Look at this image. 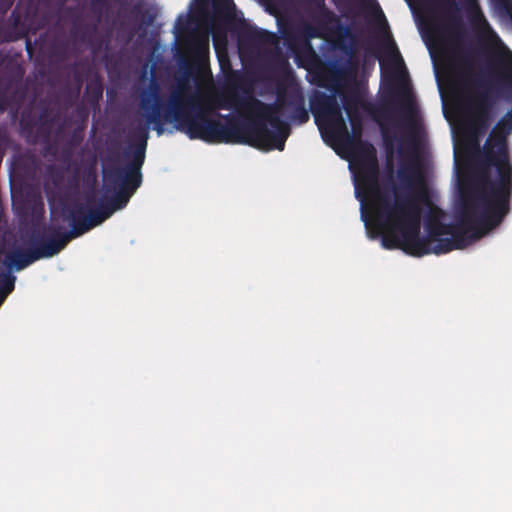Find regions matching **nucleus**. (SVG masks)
Segmentation results:
<instances>
[{
    "label": "nucleus",
    "instance_id": "obj_9",
    "mask_svg": "<svg viewBox=\"0 0 512 512\" xmlns=\"http://www.w3.org/2000/svg\"><path fill=\"white\" fill-rule=\"evenodd\" d=\"M310 111L321 132L346 133L342 108L334 94L315 90L310 97Z\"/></svg>",
    "mask_w": 512,
    "mask_h": 512
},
{
    "label": "nucleus",
    "instance_id": "obj_6",
    "mask_svg": "<svg viewBox=\"0 0 512 512\" xmlns=\"http://www.w3.org/2000/svg\"><path fill=\"white\" fill-rule=\"evenodd\" d=\"M512 132V112L508 111L492 129L477 156L475 177L508 200L512 196V163L507 136Z\"/></svg>",
    "mask_w": 512,
    "mask_h": 512
},
{
    "label": "nucleus",
    "instance_id": "obj_7",
    "mask_svg": "<svg viewBox=\"0 0 512 512\" xmlns=\"http://www.w3.org/2000/svg\"><path fill=\"white\" fill-rule=\"evenodd\" d=\"M316 15L314 21L317 25L304 22L296 28L292 23L279 22V32L287 47L296 55H315L314 48L311 44L312 39L325 38L328 33H333L330 27L332 24L337 25L339 31L348 33V28L340 24L336 14L326 7L324 0H315Z\"/></svg>",
    "mask_w": 512,
    "mask_h": 512
},
{
    "label": "nucleus",
    "instance_id": "obj_12",
    "mask_svg": "<svg viewBox=\"0 0 512 512\" xmlns=\"http://www.w3.org/2000/svg\"><path fill=\"white\" fill-rule=\"evenodd\" d=\"M237 32L241 39L252 43L271 46L279 44V37L276 33L253 26L247 23L245 19L240 20Z\"/></svg>",
    "mask_w": 512,
    "mask_h": 512
},
{
    "label": "nucleus",
    "instance_id": "obj_14",
    "mask_svg": "<svg viewBox=\"0 0 512 512\" xmlns=\"http://www.w3.org/2000/svg\"><path fill=\"white\" fill-rule=\"evenodd\" d=\"M343 108L347 116L359 115L360 96L356 92L346 93L342 97Z\"/></svg>",
    "mask_w": 512,
    "mask_h": 512
},
{
    "label": "nucleus",
    "instance_id": "obj_11",
    "mask_svg": "<svg viewBox=\"0 0 512 512\" xmlns=\"http://www.w3.org/2000/svg\"><path fill=\"white\" fill-rule=\"evenodd\" d=\"M160 9L157 5L145 0H130V41L137 32L146 33L154 26Z\"/></svg>",
    "mask_w": 512,
    "mask_h": 512
},
{
    "label": "nucleus",
    "instance_id": "obj_26",
    "mask_svg": "<svg viewBox=\"0 0 512 512\" xmlns=\"http://www.w3.org/2000/svg\"><path fill=\"white\" fill-rule=\"evenodd\" d=\"M341 48L346 52V53H349V54H352L353 53V49L352 48H349L346 47V46H341Z\"/></svg>",
    "mask_w": 512,
    "mask_h": 512
},
{
    "label": "nucleus",
    "instance_id": "obj_13",
    "mask_svg": "<svg viewBox=\"0 0 512 512\" xmlns=\"http://www.w3.org/2000/svg\"><path fill=\"white\" fill-rule=\"evenodd\" d=\"M402 96L403 101L400 112L403 126L408 131L409 139L414 142L419 129L418 110L408 91H403Z\"/></svg>",
    "mask_w": 512,
    "mask_h": 512
},
{
    "label": "nucleus",
    "instance_id": "obj_25",
    "mask_svg": "<svg viewBox=\"0 0 512 512\" xmlns=\"http://www.w3.org/2000/svg\"><path fill=\"white\" fill-rule=\"evenodd\" d=\"M451 19L454 24H456L457 26H460V18L458 15L453 16Z\"/></svg>",
    "mask_w": 512,
    "mask_h": 512
},
{
    "label": "nucleus",
    "instance_id": "obj_29",
    "mask_svg": "<svg viewBox=\"0 0 512 512\" xmlns=\"http://www.w3.org/2000/svg\"><path fill=\"white\" fill-rule=\"evenodd\" d=\"M385 142H388V135L386 133L383 134Z\"/></svg>",
    "mask_w": 512,
    "mask_h": 512
},
{
    "label": "nucleus",
    "instance_id": "obj_22",
    "mask_svg": "<svg viewBox=\"0 0 512 512\" xmlns=\"http://www.w3.org/2000/svg\"><path fill=\"white\" fill-rule=\"evenodd\" d=\"M209 49L208 47V43L205 41V42H198L196 44V50L199 54H202V53H205L207 52Z\"/></svg>",
    "mask_w": 512,
    "mask_h": 512
},
{
    "label": "nucleus",
    "instance_id": "obj_20",
    "mask_svg": "<svg viewBox=\"0 0 512 512\" xmlns=\"http://www.w3.org/2000/svg\"><path fill=\"white\" fill-rule=\"evenodd\" d=\"M187 28V19L184 15H179L175 21V25L172 32H182Z\"/></svg>",
    "mask_w": 512,
    "mask_h": 512
},
{
    "label": "nucleus",
    "instance_id": "obj_30",
    "mask_svg": "<svg viewBox=\"0 0 512 512\" xmlns=\"http://www.w3.org/2000/svg\"><path fill=\"white\" fill-rule=\"evenodd\" d=\"M476 83H477V85H479V86H482V85H483L482 81H480L479 79H477V80H476Z\"/></svg>",
    "mask_w": 512,
    "mask_h": 512
},
{
    "label": "nucleus",
    "instance_id": "obj_3",
    "mask_svg": "<svg viewBox=\"0 0 512 512\" xmlns=\"http://www.w3.org/2000/svg\"><path fill=\"white\" fill-rule=\"evenodd\" d=\"M398 175L401 181L407 182L415 192L406 196L396 194L392 202L389 194L382 191L380 183L376 188H363L359 197H356L361 203V218L368 228L371 223L367 212L369 204L374 214L375 225L383 231L382 246L389 250L400 249L414 257H422L426 251L418 250L421 244L418 233L421 228L422 212L418 201L426 197L424 178L416 164L400 168Z\"/></svg>",
    "mask_w": 512,
    "mask_h": 512
},
{
    "label": "nucleus",
    "instance_id": "obj_21",
    "mask_svg": "<svg viewBox=\"0 0 512 512\" xmlns=\"http://www.w3.org/2000/svg\"><path fill=\"white\" fill-rule=\"evenodd\" d=\"M213 38H214L215 49L217 51H218V45H219L220 41H222L224 45L226 44V35H225V33L223 31L215 32L213 34Z\"/></svg>",
    "mask_w": 512,
    "mask_h": 512
},
{
    "label": "nucleus",
    "instance_id": "obj_18",
    "mask_svg": "<svg viewBox=\"0 0 512 512\" xmlns=\"http://www.w3.org/2000/svg\"><path fill=\"white\" fill-rule=\"evenodd\" d=\"M213 9L217 14H223L231 19L234 16L235 5L232 0H213Z\"/></svg>",
    "mask_w": 512,
    "mask_h": 512
},
{
    "label": "nucleus",
    "instance_id": "obj_28",
    "mask_svg": "<svg viewBox=\"0 0 512 512\" xmlns=\"http://www.w3.org/2000/svg\"><path fill=\"white\" fill-rule=\"evenodd\" d=\"M450 5H451L452 7H454V8H456V9H457V5H456V3H455V1H454V0H451V1H450Z\"/></svg>",
    "mask_w": 512,
    "mask_h": 512
},
{
    "label": "nucleus",
    "instance_id": "obj_17",
    "mask_svg": "<svg viewBox=\"0 0 512 512\" xmlns=\"http://www.w3.org/2000/svg\"><path fill=\"white\" fill-rule=\"evenodd\" d=\"M93 8L102 13L119 12L121 3L119 0H92Z\"/></svg>",
    "mask_w": 512,
    "mask_h": 512
},
{
    "label": "nucleus",
    "instance_id": "obj_16",
    "mask_svg": "<svg viewBox=\"0 0 512 512\" xmlns=\"http://www.w3.org/2000/svg\"><path fill=\"white\" fill-rule=\"evenodd\" d=\"M15 276L10 272L0 273V305L3 303L6 296L14 289Z\"/></svg>",
    "mask_w": 512,
    "mask_h": 512
},
{
    "label": "nucleus",
    "instance_id": "obj_10",
    "mask_svg": "<svg viewBox=\"0 0 512 512\" xmlns=\"http://www.w3.org/2000/svg\"><path fill=\"white\" fill-rule=\"evenodd\" d=\"M148 131L130 124V198L142 183L141 168L145 161Z\"/></svg>",
    "mask_w": 512,
    "mask_h": 512
},
{
    "label": "nucleus",
    "instance_id": "obj_27",
    "mask_svg": "<svg viewBox=\"0 0 512 512\" xmlns=\"http://www.w3.org/2000/svg\"><path fill=\"white\" fill-rule=\"evenodd\" d=\"M376 9L379 11V13L381 14V16L384 18V15L380 9V6L378 4H376Z\"/></svg>",
    "mask_w": 512,
    "mask_h": 512
},
{
    "label": "nucleus",
    "instance_id": "obj_5",
    "mask_svg": "<svg viewBox=\"0 0 512 512\" xmlns=\"http://www.w3.org/2000/svg\"><path fill=\"white\" fill-rule=\"evenodd\" d=\"M246 107L255 116L251 119L252 147L264 151H283L285 148L290 127L280 118V114H286L297 125L305 124L310 119L303 91L297 86L289 89L279 86L274 103L251 98Z\"/></svg>",
    "mask_w": 512,
    "mask_h": 512
},
{
    "label": "nucleus",
    "instance_id": "obj_4",
    "mask_svg": "<svg viewBox=\"0 0 512 512\" xmlns=\"http://www.w3.org/2000/svg\"><path fill=\"white\" fill-rule=\"evenodd\" d=\"M103 180L105 186L112 187L116 197L109 205L101 206L96 210L88 206L80 207L75 212L67 213L63 210V216L74 225L73 230L58 240L49 241L38 249L23 251L20 246L14 244L9 251L0 247V261L9 269L22 270L36 260L49 258L59 253L65 245L73 238H76L93 227L101 224L110 215L125 206L128 198V168H110L108 165L103 167Z\"/></svg>",
    "mask_w": 512,
    "mask_h": 512
},
{
    "label": "nucleus",
    "instance_id": "obj_19",
    "mask_svg": "<svg viewBox=\"0 0 512 512\" xmlns=\"http://www.w3.org/2000/svg\"><path fill=\"white\" fill-rule=\"evenodd\" d=\"M387 49L392 60H394L397 64L404 63L395 41L390 36H388Z\"/></svg>",
    "mask_w": 512,
    "mask_h": 512
},
{
    "label": "nucleus",
    "instance_id": "obj_8",
    "mask_svg": "<svg viewBox=\"0 0 512 512\" xmlns=\"http://www.w3.org/2000/svg\"><path fill=\"white\" fill-rule=\"evenodd\" d=\"M351 133L346 127V133H330L336 138L345 139L353 149L357 159V173L355 175V195L359 197L361 189L376 188L379 184V165L375 149L367 141L362 140L363 118L362 115L349 116Z\"/></svg>",
    "mask_w": 512,
    "mask_h": 512
},
{
    "label": "nucleus",
    "instance_id": "obj_15",
    "mask_svg": "<svg viewBox=\"0 0 512 512\" xmlns=\"http://www.w3.org/2000/svg\"><path fill=\"white\" fill-rule=\"evenodd\" d=\"M486 99V93H481L477 113V124L482 131H486L489 127V107L486 105Z\"/></svg>",
    "mask_w": 512,
    "mask_h": 512
},
{
    "label": "nucleus",
    "instance_id": "obj_24",
    "mask_svg": "<svg viewBox=\"0 0 512 512\" xmlns=\"http://www.w3.org/2000/svg\"><path fill=\"white\" fill-rule=\"evenodd\" d=\"M465 1H466V3H467V5H468V6H470L471 8H473V9H475V10L479 11V7H478V5H477L476 0H465Z\"/></svg>",
    "mask_w": 512,
    "mask_h": 512
},
{
    "label": "nucleus",
    "instance_id": "obj_1",
    "mask_svg": "<svg viewBox=\"0 0 512 512\" xmlns=\"http://www.w3.org/2000/svg\"><path fill=\"white\" fill-rule=\"evenodd\" d=\"M185 85L174 88L163 103L161 86L152 78L142 91L140 107L148 124H153L158 135L164 132L165 123H173L177 131L190 139L207 143H238L252 146L251 119L222 115L217 108L229 109L237 100L231 95L218 105L197 94L186 95Z\"/></svg>",
    "mask_w": 512,
    "mask_h": 512
},
{
    "label": "nucleus",
    "instance_id": "obj_2",
    "mask_svg": "<svg viewBox=\"0 0 512 512\" xmlns=\"http://www.w3.org/2000/svg\"><path fill=\"white\" fill-rule=\"evenodd\" d=\"M510 211V200L497 194L474 177L469 190L462 196L456 222L443 223L436 217L425 221L426 236L418 233L422 242L419 251L425 255H441L463 249L499 226Z\"/></svg>",
    "mask_w": 512,
    "mask_h": 512
},
{
    "label": "nucleus",
    "instance_id": "obj_23",
    "mask_svg": "<svg viewBox=\"0 0 512 512\" xmlns=\"http://www.w3.org/2000/svg\"><path fill=\"white\" fill-rule=\"evenodd\" d=\"M499 6L508 9L512 7V0H495Z\"/></svg>",
    "mask_w": 512,
    "mask_h": 512
}]
</instances>
